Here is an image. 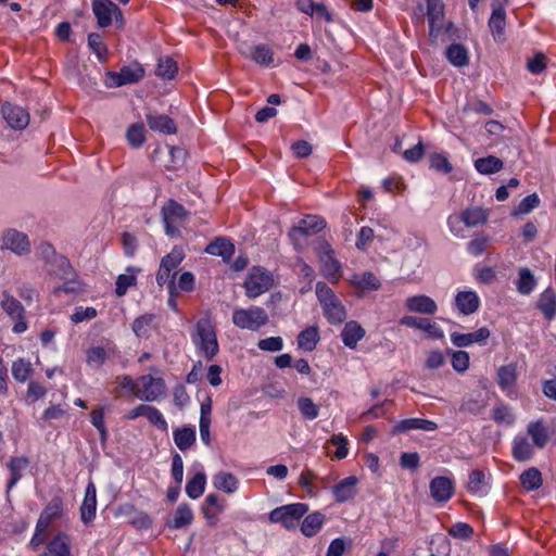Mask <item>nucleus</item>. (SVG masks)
Returning a JSON list of instances; mask_svg holds the SVG:
<instances>
[{
    "mask_svg": "<svg viewBox=\"0 0 556 556\" xmlns=\"http://www.w3.org/2000/svg\"><path fill=\"white\" fill-rule=\"evenodd\" d=\"M192 341L207 361H212L219 352L215 328L208 318L197 321Z\"/></svg>",
    "mask_w": 556,
    "mask_h": 556,
    "instance_id": "obj_1",
    "label": "nucleus"
},
{
    "mask_svg": "<svg viewBox=\"0 0 556 556\" xmlns=\"http://www.w3.org/2000/svg\"><path fill=\"white\" fill-rule=\"evenodd\" d=\"M231 320L240 329L258 331L268 324L269 316L263 307L251 305L248 308H235Z\"/></svg>",
    "mask_w": 556,
    "mask_h": 556,
    "instance_id": "obj_2",
    "label": "nucleus"
},
{
    "mask_svg": "<svg viewBox=\"0 0 556 556\" xmlns=\"http://www.w3.org/2000/svg\"><path fill=\"white\" fill-rule=\"evenodd\" d=\"M307 511V504L292 503L273 509L268 519L271 523H280L287 530H294Z\"/></svg>",
    "mask_w": 556,
    "mask_h": 556,
    "instance_id": "obj_3",
    "label": "nucleus"
},
{
    "mask_svg": "<svg viewBox=\"0 0 556 556\" xmlns=\"http://www.w3.org/2000/svg\"><path fill=\"white\" fill-rule=\"evenodd\" d=\"M274 283V277L270 271L261 267L254 266L250 269L243 287L245 294L249 299H255L261 294L267 292Z\"/></svg>",
    "mask_w": 556,
    "mask_h": 556,
    "instance_id": "obj_4",
    "label": "nucleus"
},
{
    "mask_svg": "<svg viewBox=\"0 0 556 556\" xmlns=\"http://www.w3.org/2000/svg\"><path fill=\"white\" fill-rule=\"evenodd\" d=\"M1 307L8 314V316L14 320L12 328L14 333H23L27 330L28 325L25 317L26 312L24 306L8 291L2 292Z\"/></svg>",
    "mask_w": 556,
    "mask_h": 556,
    "instance_id": "obj_5",
    "label": "nucleus"
},
{
    "mask_svg": "<svg viewBox=\"0 0 556 556\" xmlns=\"http://www.w3.org/2000/svg\"><path fill=\"white\" fill-rule=\"evenodd\" d=\"M144 76V70L141 65L123 66L118 72L110 71L106 73L105 85L109 88H117L125 85L136 84Z\"/></svg>",
    "mask_w": 556,
    "mask_h": 556,
    "instance_id": "obj_6",
    "label": "nucleus"
},
{
    "mask_svg": "<svg viewBox=\"0 0 556 556\" xmlns=\"http://www.w3.org/2000/svg\"><path fill=\"white\" fill-rule=\"evenodd\" d=\"M326 227L324 218L317 215H307L302 218L299 225L293 226L289 231L292 243L296 247L302 237H309L318 233Z\"/></svg>",
    "mask_w": 556,
    "mask_h": 556,
    "instance_id": "obj_7",
    "label": "nucleus"
},
{
    "mask_svg": "<svg viewBox=\"0 0 556 556\" xmlns=\"http://www.w3.org/2000/svg\"><path fill=\"white\" fill-rule=\"evenodd\" d=\"M140 390L137 397L147 402H153L165 395L166 384L163 378L151 375L141 376L138 379Z\"/></svg>",
    "mask_w": 556,
    "mask_h": 556,
    "instance_id": "obj_8",
    "label": "nucleus"
},
{
    "mask_svg": "<svg viewBox=\"0 0 556 556\" xmlns=\"http://www.w3.org/2000/svg\"><path fill=\"white\" fill-rule=\"evenodd\" d=\"M427 16L430 28L429 38L434 43L443 28L444 4L442 0H427Z\"/></svg>",
    "mask_w": 556,
    "mask_h": 556,
    "instance_id": "obj_9",
    "label": "nucleus"
},
{
    "mask_svg": "<svg viewBox=\"0 0 556 556\" xmlns=\"http://www.w3.org/2000/svg\"><path fill=\"white\" fill-rule=\"evenodd\" d=\"M2 247L20 256L30 253L28 236L16 229H8L3 232Z\"/></svg>",
    "mask_w": 556,
    "mask_h": 556,
    "instance_id": "obj_10",
    "label": "nucleus"
},
{
    "mask_svg": "<svg viewBox=\"0 0 556 556\" xmlns=\"http://www.w3.org/2000/svg\"><path fill=\"white\" fill-rule=\"evenodd\" d=\"M492 13L489 18V27L495 41L503 42L505 40L504 30L506 27V12L498 0L491 3Z\"/></svg>",
    "mask_w": 556,
    "mask_h": 556,
    "instance_id": "obj_11",
    "label": "nucleus"
},
{
    "mask_svg": "<svg viewBox=\"0 0 556 556\" xmlns=\"http://www.w3.org/2000/svg\"><path fill=\"white\" fill-rule=\"evenodd\" d=\"M1 113L8 125L13 129L22 130L29 123V114L22 106L7 102L2 105Z\"/></svg>",
    "mask_w": 556,
    "mask_h": 556,
    "instance_id": "obj_12",
    "label": "nucleus"
},
{
    "mask_svg": "<svg viewBox=\"0 0 556 556\" xmlns=\"http://www.w3.org/2000/svg\"><path fill=\"white\" fill-rule=\"evenodd\" d=\"M45 267L50 276L62 280H70L76 276L68 258L62 254H56Z\"/></svg>",
    "mask_w": 556,
    "mask_h": 556,
    "instance_id": "obj_13",
    "label": "nucleus"
},
{
    "mask_svg": "<svg viewBox=\"0 0 556 556\" xmlns=\"http://www.w3.org/2000/svg\"><path fill=\"white\" fill-rule=\"evenodd\" d=\"M405 307L409 312L425 315H433L438 311L434 300L425 294L408 296L405 300Z\"/></svg>",
    "mask_w": 556,
    "mask_h": 556,
    "instance_id": "obj_14",
    "label": "nucleus"
},
{
    "mask_svg": "<svg viewBox=\"0 0 556 556\" xmlns=\"http://www.w3.org/2000/svg\"><path fill=\"white\" fill-rule=\"evenodd\" d=\"M430 494L437 502H447L454 494L453 481L446 477H435L430 482Z\"/></svg>",
    "mask_w": 556,
    "mask_h": 556,
    "instance_id": "obj_15",
    "label": "nucleus"
},
{
    "mask_svg": "<svg viewBox=\"0 0 556 556\" xmlns=\"http://www.w3.org/2000/svg\"><path fill=\"white\" fill-rule=\"evenodd\" d=\"M225 509V501H222L217 494L211 493L206 496L202 513L210 526H215L218 522V514Z\"/></svg>",
    "mask_w": 556,
    "mask_h": 556,
    "instance_id": "obj_16",
    "label": "nucleus"
},
{
    "mask_svg": "<svg viewBox=\"0 0 556 556\" xmlns=\"http://www.w3.org/2000/svg\"><path fill=\"white\" fill-rule=\"evenodd\" d=\"M97 510V490L92 482H90L85 492V498L80 506V518L84 523H89L96 517Z\"/></svg>",
    "mask_w": 556,
    "mask_h": 556,
    "instance_id": "obj_17",
    "label": "nucleus"
},
{
    "mask_svg": "<svg viewBox=\"0 0 556 556\" xmlns=\"http://www.w3.org/2000/svg\"><path fill=\"white\" fill-rule=\"evenodd\" d=\"M358 479L355 476L344 478L339 483L333 485L332 493L338 503L348 502L356 495V484Z\"/></svg>",
    "mask_w": 556,
    "mask_h": 556,
    "instance_id": "obj_18",
    "label": "nucleus"
},
{
    "mask_svg": "<svg viewBox=\"0 0 556 556\" xmlns=\"http://www.w3.org/2000/svg\"><path fill=\"white\" fill-rule=\"evenodd\" d=\"M490 330L486 327H481L475 332L459 333L453 332L451 334V341L458 348L468 346L472 343L484 342L490 337Z\"/></svg>",
    "mask_w": 556,
    "mask_h": 556,
    "instance_id": "obj_19",
    "label": "nucleus"
},
{
    "mask_svg": "<svg viewBox=\"0 0 556 556\" xmlns=\"http://www.w3.org/2000/svg\"><path fill=\"white\" fill-rule=\"evenodd\" d=\"M438 429V425L428 419L421 418H408L399 421L394 427L393 433H402L409 430H422V431H435Z\"/></svg>",
    "mask_w": 556,
    "mask_h": 556,
    "instance_id": "obj_20",
    "label": "nucleus"
},
{
    "mask_svg": "<svg viewBox=\"0 0 556 556\" xmlns=\"http://www.w3.org/2000/svg\"><path fill=\"white\" fill-rule=\"evenodd\" d=\"M455 305L463 315H470L479 309L480 299L475 291H459L455 296Z\"/></svg>",
    "mask_w": 556,
    "mask_h": 556,
    "instance_id": "obj_21",
    "label": "nucleus"
},
{
    "mask_svg": "<svg viewBox=\"0 0 556 556\" xmlns=\"http://www.w3.org/2000/svg\"><path fill=\"white\" fill-rule=\"evenodd\" d=\"M116 4L111 0H93L92 10L98 25L105 28L111 25Z\"/></svg>",
    "mask_w": 556,
    "mask_h": 556,
    "instance_id": "obj_22",
    "label": "nucleus"
},
{
    "mask_svg": "<svg viewBox=\"0 0 556 556\" xmlns=\"http://www.w3.org/2000/svg\"><path fill=\"white\" fill-rule=\"evenodd\" d=\"M212 399L211 396H206V399L201 403L200 407V437L205 445H210L211 435H210V427L212 422Z\"/></svg>",
    "mask_w": 556,
    "mask_h": 556,
    "instance_id": "obj_23",
    "label": "nucleus"
},
{
    "mask_svg": "<svg viewBox=\"0 0 556 556\" xmlns=\"http://www.w3.org/2000/svg\"><path fill=\"white\" fill-rule=\"evenodd\" d=\"M534 447L526 435L518 434L513 441L511 455L517 462H528L534 455Z\"/></svg>",
    "mask_w": 556,
    "mask_h": 556,
    "instance_id": "obj_24",
    "label": "nucleus"
},
{
    "mask_svg": "<svg viewBox=\"0 0 556 556\" xmlns=\"http://www.w3.org/2000/svg\"><path fill=\"white\" fill-rule=\"evenodd\" d=\"M147 124L154 131H160L166 135H173L177 132V126L174 119L165 114H148Z\"/></svg>",
    "mask_w": 556,
    "mask_h": 556,
    "instance_id": "obj_25",
    "label": "nucleus"
},
{
    "mask_svg": "<svg viewBox=\"0 0 556 556\" xmlns=\"http://www.w3.org/2000/svg\"><path fill=\"white\" fill-rule=\"evenodd\" d=\"M527 435L531 438L533 445L544 448L549 441L548 428L542 420L531 421L527 426Z\"/></svg>",
    "mask_w": 556,
    "mask_h": 556,
    "instance_id": "obj_26",
    "label": "nucleus"
},
{
    "mask_svg": "<svg viewBox=\"0 0 556 556\" xmlns=\"http://www.w3.org/2000/svg\"><path fill=\"white\" fill-rule=\"evenodd\" d=\"M365 329L355 320L345 324L341 338L345 346L355 349L357 342L365 337Z\"/></svg>",
    "mask_w": 556,
    "mask_h": 556,
    "instance_id": "obj_27",
    "label": "nucleus"
},
{
    "mask_svg": "<svg viewBox=\"0 0 556 556\" xmlns=\"http://www.w3.org/2000/svg\"><path fill=\"white\" fill-rule=\"evenodd\" d=\"M536 307L542 312L547 320H552L556 316V293L552 288L544 290L538 302Z\"/></svg>",
    "mask_w": 556,
    "mask_h": 556,
    "instance_id": "obj_28",
    "label": "nucleus"
},
{
    "mask_svg": "<svg viewBox=\"0 0 556 556\" xmlns=\"http://www.w3.org/2000/svg\"><path fill=\"white\" fill-rule=\"evenodd\" d=\"M205 252L211 255L220 256L227 262L235 253V245L228 239L219 237L206 245Z\"/></svg>",
    "mask_w": 556,
    "mask_h": 556,
    "instance_id": "obj_29",
    "label": "nucleus"
},
{
    "mask_svg": "<svg viewBox=\"0 0 556 556\" xmlns=\"http://www.w3.org/2000/svg\"><path fill=\"white\" fill-rule=\"evenodd\" d=\"M42 556H71L68 536L59 533L47 545Z\"/></svg>",
    "mask_w": 556,
    "mask_h": 556,
    "instance_id": "obj_30",
    "label": "nucleus"
},
{
    "mask_svg": "<svg viewBox=\"0 0 556 556\" xmlns=\"http://www.w3.org/2000/svg\"><path fill=\"white\" fill-rule=\"evenodd\" d=\"M213 485L219 491L232 494L238 490L239 481L231 472L219 471L213 477Z\"/></svg>",
    "mask_w": 556,
    "mask_h": 556,
    "instance_id": "obj_31",
    "label": "nucleus"
},
{
    "mask_svg": "<svg viewBox=\"0 0 556 556\" xmlns=\"http://www.w3.org/2000/svg\"><path fill=\"white\" fill-rule=\"evenodd\" d=\"M319 340L320 336L318 327L309 326L299 333L296 342L299 349L312 352L313 350H315Z\"/></svg>",
    "mask_w": 556,
    "mask_h": 556,
    "instance_id": "obj_32",
    "label": "nucleus"
},
{
    "mask_svg": "<svg viewBox=\"0 0 556 556\" xmlns=\"http://www.w3.org/2000/svg\"><path fill=\"white\" fill-rule=\"evenodd\" d=\"M321 307L324 309L325 317L332 325L342 324L346 318L345 307L339 299H336Z\"/></svg>",
    "mask_w": 556,
    "mask_h": 556,
    "instance_id": "obj_33",
    "label": "nucleus"
},
{
    "mask_svg": "<svg viewBox=\"0 0 556 556\" xmlns=\"http://www.w3.org/2000/svg\"><path fill=\"white\" fill-rule=\"evenodd\" d=\"M326 517L319 511L307 515L301 523V532L307 536H314L323 527Z\"/></svg>",
    "mask_w": 556,
    "mask_h": 556,
    "instance_id": "obj_34",
    "label": "nucleus"
},
{
    "mask_svg": "<svg viewBox=\"0 0 556 556\" xmlns=\"http://www.w3.org/2000/svg\"><path fill=\"white\" fill-rule=\"evenodd\" d=\"M29 465V459L26 456L12 457L7 464L11 472V478L8 482V492L21 480L22 472Z\"/></svg>",
    "mask_w": 556,
    "mask_h": 556,
    "instance_id": "obj_35",
    "label": "nucleus"
},
{
    "mask_svg": "<svg viewBox=\"0 0 556 556\" xmlns=\"http://www.w3.org/2000/svg\"><path fill=\"white\" fill-rule=\"evenodd\" d=\"M445 56L456 67H464L469 63L467 49L460 43H453L445 50Z\"/></svg>",
    "mask_w": 556,
    "mask_h": 556,
    "instance_id": "obj_36",
    "label": "nucleus"
},
{
    "mask_svg": "<svg viewBox=\"0 0 556 556\" xmlns=\"http://www.w3.org/2000/svg\"><path fill=\"white\" fill-rule=\"evenodd\" d=\"M504 167V163L501 159L494 155H488L480 157L475 161V168L482 175H491L498 173Z\"/></svg>",
    "mask_w": 556,
    "mask_h": 556,
    "instance_id": "obj_37",
    "label": "nucleus"
},
{
    "mask_svg": "<svg viewBox=\"0 0 556 556\" xmlns=\"http://www.w3.org/2000/svg\"><path fill=\"white\" fill-rule=\"evenodd\" d=\"M486 406L488 401L482 395H470L463 400L459 406V412L472 416H478L485 409Z\"/></svg>",
    "mask_w": 556,
    "mask_h": 556,
    "instance_id": "obj_38",
    "label": "nucleus"
},
{
    "mask_svg": "<svg viewBox=\"0 0 556 556\" xmlns=\"http://www.w3.org/2000/svg\"><path fill=\"white\" fill-rule=\"evenodd\" d=\"M174 442L180 451L189 450L195 443V430L191 427H182L174 430Z\"/></svg>",
    "mask_w": 556,
    "mask_h": 556,
    "instance_id": "obj_39",
    "label": "nucleus"
},
{
    "mask_svg": "<svg viewBox=\"0 0 556 556\" xmlns=\"http://www.w3.org/2000/svg\"><path fill=\"white\" fill-rule=\"evenodd\" d=\"M193 520V514L188 504H180L167 526L172 529H181L189 526Z\"/></svg>",
    "mask_w": 556,
    "mask_h": 556,
    "instance_id": "obj_40",
    "label": "nucleus"
},
{
    "mask_svg": "<svg viewBox=\"0 0 556 556\" xmlns=\"http://www.w3.org/2000/svg\"><path fill=\"white\" fill-rule=\"evenodd\" d=\"M188 216V212L185 207L174 200H169L162 207V218L163 220H173L175 223L184 222Z\"/></svg>",
    "mask_w": 556,
    "mask_h": 556,
    "instance_id": "obj_41",
    "label": "nucleus"
},
{
    "mask_svg": "<svg viewBox=\"0 0 556 556\" xmlns=\"http://www.w3.org/2000/svg\"><path fill=\"white\" fill-rule=\"evenodd\" d=\"M460 220L467 227H476L486 223L488 213L481 207H469L462 212Z\"/></svg>",
    "mask_w": 556,
    "mask_h": 556,
    "instance_id": "obj_42",
    "label": "nucleus"
},
{
    "mask_svg": "<svg viewBox=\"0 0 556 556\" xmlns=\"http://www.w3.org/2000/svg\"><path fill=\"white\" fill-rule=\"evenodd\" d=\"M518 280L516 282L517 290L520 294L529 295L536 286V280L527 267H521L518 271Z\"/></svg>",
    "mask_w": 556,
    "mask_h": 556,
    "instance_id": "obj_43",
    "label": "nucleus"
},
{
    "mask_svg": "<svg viewBox=\"0 0 556 556\" xmlns=\"http://www.w3.org/2000/svg\"><path fill=\"white\" fill-rule=\"evenodd\" d=\"M206 476L204 472H197L186 484V493L190 498L200 497L205 490Z\"/></svg>",
    "mask_w": 556,
    "mask_h": 556,
    "instance_id": "obj_44",
    "label": "nucleus"
},
{
    "mask_svg": "<svg viewBox=\"0 0 556 556\" xmlns=\"http://www.w3.org/2000/svg\"><path fill=\"white\" fill-rule=\"evenodd\" d=\"M520 482L527 491L538 490L543 483L542 475L538 468L531 467L521 473Z\"/></svg>",
    "mask_w": 556,
    "mask_h": 556,
    "instance_id": "obj_45",
    "label": "nucleus"
},
{
    "mask_svg": "<svg viewBox=\"0 0 556 556\" xmlns=\"http://www.w3.org/2000/svg\"><path fill=\"white\" fill-rule=\"evenodd\" d=\"M88 47L97 55L100 62H106L109 56L108 47L100 34L91 33L88 36Z\"/></svg>",
    "mask_w": 556,
    "mask_h": 556,
    "instance_id": "obj_46",
    "label": "nucleus"
},
{
    "mask_svg": "<svg viewBox=\"0 0 556 556\" xmlns=\"http://www.w3.org/2000/svg\"><path fill=\"white\" fill-rule=\"evenodd\" d=\"M178 71L177 63L169 56L160 58L155 75L163 79H173Z\"/></svg>",
    "mask_w": 556,
    "mask_h": 556,
    "instance_id": "obj_47",
    "label": "nucleus"
},
{
    "mask_svg": "<svg viewBox=\"0 0 556 556\" xmlns=\"http://www.w3.org/2000/svg\"><path fill=\"white\" fill-rule=\"evenodd\" d=\"M184 258V249L181 247H174L173 250L161 260L160 265L167 270L175 273Z\"/></svg>",
    "mask_w": 556,
    "mask_h": 556,
    "instance_id": "obj_48",
    "label": "nucleus"
},
{
    "mask_svg": "<svg viewBox=\"0 0 556 556\" xmlns=\"http://www.w3.org/2000/svg\"><path fill=\"white\" fill-rule=\"evenodd\" d=\"M250 58L260 65H270L274 62V53L266 45H257L251 49Z\"/></svg>",
    "mask_w": 556,
    "mask_h": 556,
    "instance_id": "obj_49",
    "label": "nucleus"
},
{
    "mask_svg": "<svg viewBox=\"0 0 556 556\" xmlns=\"http://www.w3.org/2000/svg\"><path fill=\"white\" fill-rule=\"evenodd\" d=\"M11 370L16 381L25 382L33 372V366L29 361L18 358L13 362Z\"/></svg>",
    "mask_w": 556,
    "mask_h": 556,
    "instance_id": "obj_50",
    "label": "nucleus"
},
{
    "mask_svg": "<svg viewBox=\"0 0 556 556\" xmlns=\"http://www.w3.org/2000/svg\"><path fill=\"white\" fill-rule=\"evenodd\" d=\"M430 168L438 173L450 174L453 170V165L444 153H432L429 155Z\"/></svg>",
    "mask_w": 556,
    "mask_h": 556,
    "instance_id": "obj_51",
    "label": "nucleus"
},
{
    "mask_svg": "<svg viewBox=\"0 0 556 556\" xmlns=\"http://www.w3.org/2000/svg\"><path fill=\"white\" fill-rule=\"evenodd\" d=\"M126 138L132 148H140L146 141L144 126L142 124H132L127 129Z\"/></svg>",
    "mask_w": 556,
    "mask_h": 556,
    "instance_id": "obj_52",
    "label": "nucleus"
},
{
    "mask_svg": "<svg viewBox=\"0 0 556 556\" xmlns=\"http://www.w3.org/2000/svg\"><path fill=\"white\" fill-rule=\"evenodd\" d=\"M63 511L62 501L59 498L52 500L41 511L40 517L52 523L55 519L60 518Z\"/></svg>",
    "mask_w": 556,
    "mask_h": 556,
    "instance_id": "obj_53",
    "label": "nucleus"
},
{
    "mask_svg": "<svg viewBox=\"0 0 556 556\" xmlns=\"http://www.w3.org/2000/svg\"><path fill=\"white\" fill-rule=\"evenodd\" d=\"M176 275V271H169L166 268L162 267V265H160L159 270L156 273V282L161 288L166 285L168 293H173V290L177 288Z\"/></svg>",
    "mask_w": 556,
    "mask_h": 556,
    "instance_id": "obj_54",
    "label": "nucleus"
},
{
    "mask_svg": "<svg viewBox=\"0 0 556 556\" xmlns=\"http://www.w3.org/2000/svg\"><path fill=\"white\" fill-rule=\"evenodd\" d=\"M298 407L306 419L313 420L318 417L319 408L309 397H299Z\"/></svg>",
    "mask_w": 556,
    "mask_h": 556,
    "instance_id": "obj_55",
    "label": "nucleus"
},
{
    "mask_svg": "<svg viewBox=\"0 0 556 556\" xmlns=\"http://www.w3.org/2000/svg\"><path fill=\"white\" fill-rule=\"evenodd\" d=\"M498 384L502 389H507L516 381V368L514 365L502 366L497 371Z\"/></svg>",
    "mask_w": 556,
    "mask_h": 556,
    "instance_id": "obj_56",
    "label": "nucleus"
},
{
    "mask_svg": "<svg viewBox=\"0 0 556 556\" xmlns=\"http://www.w3.org/2000/svg\"><path fill=\"white\" fill-rule=\"evenodd\" d=\"M91 424L97 428L100 433V440L105 442L108 439V430L104 425V410L103 407L94 408L90 414Z\"/></svg>",
    "mask_w": 556,
    "mask_h": 556,
    "instance_id": "obj_57",
    "label": "nucleus"
},
{
    "mask_svg": "<svg viewBox=\"0 0 556 556\" xmlns=\"http://www.w3.org/2000/svg\"><path fill=\"white\" fill-rule=\"evenodd\" d=\"M492 418L496 424H505L508 426L515 421V416L510 412V408L504 404H500L493 408Z\"/></svg>",
    "mask_w": 556,
    "mask_h": 556,
    "instance_id": "obj_58",
    "label": "nucleus"
},
{
    "mask_svg": "<svg viewBox=\"0 0 556 556\" xmlns=\"http://www.w3.org/2000/svg\"><path fill=\"white\" fill-rule=\"evenodd\" d=\"M418 329L425 331L429 338L434 340H439L444 337V332L439 325L429 318H420Z\"/></svg>",
    "mask_w": 556,
    "mask_h": 556,
    "instance_id": "obj_59",
    "label": "nucleus"
},
{
    "mask_svg": "<svg viewBox=\"0 0 556 556\" xmlns=\"http://www.w3.org/2000/svg\"><path fill=\"white\" fill-rule=\"evenodd\" d=\"M448 534L460 540H469L473 534V528L466 522H456L448 529Z\"/></svg>",
    "mask_w": 556,
    "mask_h": 556,
    "instance_id": "obj_60",
    "label": "nucleus"
},
{
    "mask_svg": "<svg viewBox=\"0 0 556 556\" xmlns=\"http://www.w3.org/2000/svg\"><path fill=\"white\" fill-rule=\"evenodd\" d=\"M489 241V237H477L468 242L467 251L473 256H479L485 252Z\"/></svg>",
    "mask_w": 556,
    "mask_h": 556,
    "instance_id": "obj_61",
    "label": "nucleus"
},
{
    "mask_svg": "<svg viewBox=\"0 0 556 556\" xmlns=\"http://www.w3.org/2000/svg\"><path fill=\"white\" fill-rule=\"evenodd\" d=\"M540 205V198L536 193H532L523 198L517 206L515 214H528Z\"/></svg>",
    "mask_w": 556,
    "mask_h": 556,
    "instance_id": "obj_62",
    "label": "nucleus"
},
{
    "mask_svg": "<svg viewBox=\"0 0 556 556\" xmlns=\"http://www.w3.org/2000/svg\"><path fill=\"white\" fill-rule=\"evenodd\" d=\"M316 295L321 306L338 299L331 288L323 281L316 283Z\"/></svg>",
    "mask_w": 556,
    "mask_h": 556,
    "instance_id": "obj_63",
    "label": "nucleus"
},
{
    "mask_svg": "<svg viewBox=\"0 0 556 556\" xmlns=\"http://www.w3.org/2000/svg\"><path fill=\"white\" fill-rule=\"evenodd\" d=\"M144 417L159 429H167V422L164 419L162 413L156 407L148 405Z\"/></svg>",
    "mask_w": 556,
    "mask_h": 556,
    "instance_id": "obj_64",
    "label": "nucleus"
}]
</instances>
